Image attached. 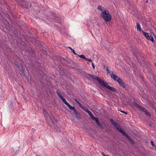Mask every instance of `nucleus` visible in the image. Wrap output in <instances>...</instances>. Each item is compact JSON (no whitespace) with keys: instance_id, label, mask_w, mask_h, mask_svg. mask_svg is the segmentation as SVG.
Segmentation results:
<instances>
[{"instance_id":"nucleus-1","label":"nucleus","mask_w":156,"mask_h":156,"mask_svg":"<svg viewBox=\"0 0 156 156\" xmlns=\"http://www.w3.org/2000/svg\"><path fill=\"white\" fill-rule=\"evenodd\" d=\"M98 9L101 11V16L104 20L105 22L110 21L112 19V16L108 10L101 5L98 7Z\"/></svg>"},{"instance_id":"nucleus-2","label":"nucleus","mask_w":156,"mask_h":156,"mask_svg":"<svg viewBox=\"0 0 156 156\" xmlns=\"http://www.w3.org/2000/svg\"><path fill=\"white\" fill-rule=\"evenodd\" d=\"M88 75L91 79L97 80L101 84L108 89L115 93H117V90L115 88L113 87H110L107 83L101 80L100 78L94 76L93 75L89 74Z\"/></svg>"},{"instance_id":"nucleus-3","label":"nucleus","mask_w":156,"mask_h":156,"mask_svg":"<svg viewBox=\"0 0 156 156\" xmlns=\"http://www.w3.org/2000/svg\"><path fill=\"white\" fill-rule=\"evenodd\" d=\"M68 107H69V109L73 110V111L75 115L76 116V117L77 119H81L80 113L78 112L75 106H72L69 105Z\"/></svg>"},{"instance_id":"nucleus-4","label":"nucleus","mask_w":156,"mask_h":156,"mask_svg":"<svg viewBox=\"0 0 156 156\" xmlns=\"http://www.w3.org/2000/svg\"><path fill=\"white\" fill-rule=\"evenodd\" d=\"M142 32H143V34L145 36L147 39L151 41L152 42H154V40L153 37L151 35V34L147 33L143 31H142Z\"/></svg>"},{"instance_id":"nucleus-5","label":"nucleus","mask_w":156,"mask_h":156,"mask_svg":"<svg viewBox=\"0 0 156 156\" xmlns=\"http://www.w3.org/2000/svg\"><path fill=\"white\" fill-rule=\"evenodd\" d=\"M56 93L61 98L63 102L67 106L70 105L66 101V99L59 92L58 90H57Z\"/></svg>"},{"instance_id":"nucleus-6","label":"nucleus","mask_w":156,"mask_h":156,"mask_svg":"<svg viewBox=\"0 0 156 156\" xmlns=\"http://www.w3.org/2000/svg\"><path fill=\"white\" fill-rule=\"evenodd\" d=\"M17 68L20 70V73L21 75L24 77L26 76V74L24 73V69L23 67L22 66H18Z\"/></svg>"},{"instance_id":"nucleus-7","label":"nucleus","mask_w":156,"mask_h":156,"mask_svg":"<svg viewBox=\"0 0 156 156\" xmlns=\"http://www.w3.org/2000/svg\"><path fill=\"white\" fill-rule=\"evenodd\" d=\"M114 127L116 128L117 130L123 134L125 131L121 129L120 126L118 123H116L114 126Z\"/></svg>"},{"instance_id":"nucleus-8","label":"nucleus","mask_w":156,"mask_h":156,"mask_svg":"<svg viewBox=\"0 0 156 156\" xmlns=\"http://www.w3.org/2000/svg\"><path fill=\"white\" fill-rule=\"evenodd\" d=\"M17 2H19L20 4L23 7L27 8L28 6V4L24 2L23 0H17Z\"/></svg>"},{"instance_id":"nucleus-9","label":"nucleus","mask_w":156,"mask_h":156,"mask_svg":"<svg viewBox=\"0 0 156 156\" xmlns=\"http://www.w3.org/2000/svg\"><path fill=\"white\" fill-rule=\"evenodd\" d=\"M119 85L122 87L125 88L126 87V85L122 80L120 78L117 81Z\"/></svg>"},{"instance_id":"nucleus-10","label":"nucleus","mask_w":156,"mask_h":156,"mask_svg":"<svg viewBox=\"0 0 156 156\" xmlns=\"http://www.w3.org/2000/svg\"><path fill=\"white\" fill-rule=\"evenodd\" d=\"M123 135L125 136L132 143L134 144V142L133 140L129 136V135L125 132L123 134Z\"/></svg>"},{"instance_id":"nucleus-11","label":"nucleus","mask_w":156,"mask_h":156,"mask_svg":"<svg viewBox=\"0 0 156 156\" xmlns=\"http://www.w3.org/2000/svg\"><path fill=\"white\" fill-rule=\"evenodd\" d=\"M111 77L113 79L117 81L120 78L117 75L115 74H113L112 72L111 75Z\"/></svg>"},{"instance_id":"nucleus-12","label":"nucleus","mask_w":156,"mask_h":156,"mask_svg":"<svg viewBox=\"0 0 156 156\" xmlns=\"http://www.w3.org/2000/svg\"><path fill=\"white\" fill-rule=\"evenodd\" d=\"M96 122V124L98 125V126L101 129H103V126L100 123L98 119L97 118L94 120Z\"/></svg>"},{"instance_id":"nucleus-13","label":"nucleus","mask_w":156,"mask_h":156,"mask_svg":"<svg viewBox=\"0 0 156 156\" xmlns=\"http://www.w3.org/2000/svg\"><path fill=\"white\" fill-rule=\"evenodd\" d=\"M87 112L88 114H89V115L90 116V117H91V119L93 120H94L96 119L97 118H96V117H94L92 113H91V112H90V111H89V110H88V111H87Z\"/></svg>"},{"instance_id":"nucleus-14","label":"nucleus","mask_w":156,"mask_h":156,"mask_svg":"<svg viewBox=\"0 0 156 156\" xmlns=\"http://www.w3.org/2000/svg\"><path fill=\"white\" fill-rule=\"evenodd\" d=\"M43 111L44 112H45V116H48L49 118L50 119L51 121L54 124H55V123H54V122L53 120H52L51 119V118L50 116L49 115V114H48V113L47 112V111H46L44 109H43Z\"/></svg>"},{"instance_id":"nucleus-15","label":"nucleus","mask_w":156,"mask_h":156,"mask_svg":"<svg viewBox=\"0 0 156 156\" xmlns=\"http://www.w3.org/2000/svg\"><path fill=\"white\" fill-rule=\"evenodd\" d=\"M137 30L139 31H140L141 30V28L140 25L138 23H136Z\"/></svg>"},{"instance_id":"nucleus-16","label":"nucleus","mask_w":156,"mask_h":156,"mask_svg":"<svg viewBox=\"0 0 156 156\" xmlns=\"http://www.w3.org/2000/svg\"><path fill=\"white\" fill-rule=\"evenodd\" d=\"M80 107H81V108H82L86 112H87V111L88 110V109L86 107H85L82 104H81V105H80Z\"/></svg>"},{"instance_id":"nucleus-17","label":"nucleus","mask_w":156,"mask_h":156,"mask_svg":"<svg viewBox=\"0 0 156 156\" xmlns=\"http://www.w3.org/2000/svg\"><path fill=\"white\" fill-rule=\"evenodd\" d=\"M110 122L114 126L116 123H117L115 121L113 120L112 119H110Z\"/></svg>"},{"instance_id":"nucleus-18","label":"nucleus","mask_w":156,"mask_h":156,"mask_svg":"<svg viewBox=\"0 0 156 156\" xmlns=\"http://www.w3.org/2000/svg\"><path fill=\"white\" fill-rule=\"evenodd\" d=\"M80 57L81 58H83L84 59H85V60L86 59V58L85 57V56H84V55H77Z\"/></svg>"},{"instance_id":"nucleus-19","label":"nucleus","mask_w":156,"mask_h":156,"mask_svg":"<svg viewBox=\"0 0 156 156\" xmlns=\"http://www.w3.org/2000/svg\"><path fill=\"white\" fill-rule=\"evenodd\" d=\"M135 106L137 107L138 108L140 109L142 107L140 105L138 104H136Z\"/></svg>"},{"instance_id":"nucleus-20","label":"nucleus","mask_w":156,"mask_h":156,"mask_svg":"<svg viewBox=\"0 0 156 156\" xmlns=\"http://www.w3.org/2000/svg\"><path fill=\"white\" fill-rule=\"evenodd\" d=\"M74 100L76 102L77 104L79 105V106H80V105H81L82 104H81L80 103L77 99H74Z\"/></svg>"},{"instance_id":"nucleus-21","label":"nucleus","mask_w":156,"mask_h":156,"mask_svg":"<svg viewBox=\"0 0 156 156\" xmlns=\"http://www.w3.org/2000/svg\"><path fill=\"white\" fill-rule=\"evenodd\" d=\"M140 110H141L142 111L144 112H145L147 111L145 108L143 107H142Z\"/></svg>"},{"instance_id":"nucleus-22","label":"nucleus","mask_w":156,"mask_h":156,"mask_svg":"<svg viewBox=\"0 0 156 156\" xmlns=\"http://www.w3.org/2000/svg\"><path fill=\"white\" fill-rule=\"evenodd\" d=\"M145 113V115L147 116L148 117H150L151 116L150 114L149 113V112H148L147 110Z\"/></svg>"},{"instance_id":"nucleus-23","label":"nucleus","mask_w":156,"mask_h":156,"mask_svg":"<svg viewBox=\"0 0 156 156\" xmlns=\"http://www.w3.org/2000/svg\"><path fill=\"white\" fill-rule=\"evenodd\" d=\"M106 70L107 71V74H108L109 73H110L111 74V73H112V72H110V71L109 70L108 68H107L106 69Z\"/></svg>"},{"instance_id":"nucleus-24","label":"nucleus","mask_w":156,"mask_h":156,"mask_svg":"<svg viewBox=\"0 0 156 156\" xmlns=\"http://www.w3.org/2000/svg\"><path fill=\"white\" fill-rule=\"evenodd\" d=\"M120 111L122 112L123 113H124L126 115H127V114H128L127 112H125V111H123L121 110V111Z\"/></svg>"},{"instance_id":"nucleus-25","label":"nucleus","mask_w":156,"mask_h":156,"mask_svg":"<svg viewBox=\"0 0 156 156\" xmlns=\"http://www.w3.org/2000/svg\"><path fill=\"white\" fill-rule=\"evenodd\" d=\"M14 64H15V65L17 66H19L18 65V62L17 61H15L14 62Z\"/></svg>"},{"instance_id":"nucleus-26","label":"nucleus","mask_w":156,"mask_h":156,"mask_svg":"<svg viewBox=\"0 0 156 156\" xmlns=\"http://www.w3.org/2000/svg\"><path fill=\"white\" fill-rule=\"evenodd\" d=\"M86 60L88 61L89 62H92V60L91 59H88L86 58Z\"/></svg>"},{"instance_id":"nucleus-27","label":"nucleus","mask_w":156,"mask_h":156,"mask_svg":"<svg viewBox=\"0 0 156 156\" xmlns=\"http://www.w3.org/2000/svg\"><path fill=\"white\" fill-rule=\"evenodd\" d=\"M72 51L73 53L75 55H78L75 52V51H74V50L73 49V50H72Z\"/></svg>"},{"instance_id":"nucleus-28","label":"nucleus","mask_w":156,"mask_h":156,"mask_svg":"<svg viewBox=\"0 0 156 156\" xmlns=\"http://www.w3.org/2000/svg\"><path fill=\"white\" fill-rule=\"evenodd\" d=\"M151 145H152V146H154V143L152 141H151Z\"/></svg>"},{"instance_id":"nucleus-29","label":"nucleus","mask_w":156,"mask_h":156,"mask_svg":"<svg viewBox=\"0 0 156 156\" xmlns=\"http://www.w3.org/2000/svg\"><path fill=\"white\" fill-rule=\"evenodd\" d=\"M92 67L94 69H95V66L94 65V64L93 63H92Z\"/></svg>"},{"instance_id":"nucleus-30","label":"nucleus","mask_w":156,"mask_h":156,"mask_svg":"<svg viewBox=\"0 0 156 156\" xmlns=\"http://www.w3.org/2000/svg\"><path fill=\"white\" fill-rule=\"evenodd\" d=\"M68 48L71 51L73 49L71 47H68Z\"/></svg>"},{"instance_id":"nucleus-31","label":"nucleus","mask_w":156,"mask_h":156,"mask_svg":"<svg viewBox=\"0 0 156 156\" xmlns=\"http://www.w3.org/2000/svg\"><path fill=\"white\" fill-rule=\"evenodd\" d=\"M152 146L154 148H155L156 149V146L155 145H154V146Z\"/></svg>"},{"instance_id":"nucleus-32","label":"nucleus","mask_w":156,"mask_h":156,"mask_svg":"<svg viewBox=\"0 0 156 156\" xmlns=\"http://www.w3.org/2000/svg\"><path fill=\"white\" fill-rule=\"evenodd\" d=\"M146 2H148V0H147V1H146Z\"/></svg>"},{"instance_id":"nucleus-33","label":"nucleus","mask_w":156,"mask_h":156,"mask_svg":"<svg viewBox=\"0 0 156 156\" xmlns=\"http://www.w3.org/2000/svg\"><path fill=\"white\" fill-rule=\"evenodd\" d=\"M155 65L156 66V63H155Z\"/></svg>"}]
</instances>
